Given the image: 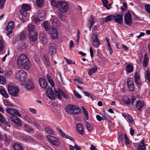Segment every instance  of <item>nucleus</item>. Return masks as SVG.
Returning a JSON list of instances; mask_svg holds the SVG:
<instances>
[{"label": "nucleus", "instance_id": "obj_1", "mask_svg": "<svg viewBox=\"0 0 150 150\" xmlns=\"http://www.w3.org/2000/svg\"><path fill=\"white\" fill-rule=\"evenodd\" d=\"M17 63L18 67L21 69L29 70L30 68V64L26 54H21L18 58Z\"/></svg>", "mask_w": 150, "mask_h": 150}, {"label": "nucleus", "instance_id": "obj_2", "mask_svg": "<svg viewBox=\"0 0 150 150\" xmlns=\"http://www.w3.org/2000/svg\"><path fill=\"white\" fill-rule=\"evenodd\" d=\"M66 110L69 114L74 115L80 114L82 110L76 106L72 104H69L66 107Z\"/></svg>", "mask_w": 150, "mask_h": 150}, {"label": "nucleus", "instance_id": "obj_3", "mask_svg": "<svg viewBox=\"0 0 150 150\" xmlns=\"http://www.w3.org/2000/svg\"><path fill=\"white\" fill-rule=\"evenodd\" d=\"M8 90L9 94L13 96L16 97L18 96L19 92L18 87L12 84H10L8 86Z\"/></svg>", "mask_w": 150, "mask_h": 150}, {"label": "nucleus", "instance_id": "obj_4", "mask_svg": "<svg viewBox=\"0 0 150 150\" xmlns=\"http://www.w3.org/2000/svg\"><path fill=\"white\" fill-rule=\"evenodd\" d=\"M16 78L21 81L25 82L27 77V75L25 71L21 70L18 72L16 74Z\"/></svg>", "mask_w": 150, "mask_h": 150}, {"label": "nucleus", "instance_id": "obj_5", "mask_svg": "<svg viewBox=\"0 0 150 150\" xmlns=\"http://www.w3.org/2000/svg\"><path fill=\"white\" fill-rule=\"evenodd\" d=\"M124 18L125 23L127 25H131L132 23L131 14L129 12H127L125 14Z\"/></svg>", "mask_w": 150, "mask_h": 150}, {"label": "nucleus", "instance_id": "obj_6", "mask_svg": "<svg viewBox=\"0 0 150 150\" xmlns=\"http://www.w3.org/2000/svg\"><path fill=\"white\" fill-rule=\"evenodd\" d=\"M123 14L121 13H117L115 16H114L115 21L120 25H122L123 23Z\"/></svg>", "mask_w": 150, "mask_h": 150}, {"label": "nucleus", "instance_id": "obj_7", "mask_svg": "<svg viewBox=\"0 0 150 150\" xmlns=\"http://www.w3.org/2000/svg\"><path fill=\"white\" fill-rule=\"evenodd\" d=\"M14 26V23L13 21H11L8 23V25L6 28V30L7 31V33L6 34V35L7 36H8L12 33V30Z\"/></svg>", "mask_w": 150, "mask_h": 150}, {"label": "nucleus", "instance_id": "obj_8", "mask_svg": "<svg viewBox=\"0 0 150 150\" xmlns=\"http://www.w3.org/2000/svg\"><path fill=\"white\" fill-rule=\"evenodd\" d=\"M6 112L12 116H16L19 117H21V115L20 113L16 109L13 108H6Z\"/></svg>", "mask_w": 150, "mask_h": 150}, {"label": "nucleus", "instance_id": "obj_9", "mask_svg": "<svg viewBox=\"0 0 150 150\" xmlns=\"http://www.w3.org/2000/svg\"><path fill=\"white\" fill-rule=\"evenodd\" d=\"M61 3L59 7V12H65L67 11L68 9L67 4L66 3L62 1H61Z\"/></svg>", "mask_w": 150, "mask_h": 150}, {"label": "nucleus", "instance_id": "obj_10", "mask_svg": "<svg viewBox=\"0 0 150 150\" xmlns=\"http://www.w3.org/2000/svg\"><path fill=\"white\" fill-rule=\"evenodd\" d=\"M47 94L48 97L51 99H54V93L51 88H49L46 90Z\"/></svg>", "mask_w": 150, "mask_h": 150}, {"label": "nucleus", "instance_id": "obj_11", "mask_svg": "<svg viewBox=\"0 0 150 150\" xmlns=\"http://www.w3.org/2000/svg\"><path fill=\"white\" fill-rule=\"evenodd\" d=\"M127 85L129 90L131 91H133L135 88L132 79L131 78H128L127 80Z\"/></svg>", "mask_w": 150, "mask_h": 150}, {"label": "nucleus", "instance_id": "obj_12", "mask_svg": "<svg viewBox=\"0 0 150 150\" xmlns=\"http://www.w3.org/2000/svg\"><path fill=\"white\" fill-rule=\"evenodd\" d=\"M25 86L26 88L28 90L32 89L34 87L32 80L29 79H28Z\"/></svg>", "mask_w": 150, "mask_h": 150}, {"label": "nucleus", "instance_id": "obj_13", "mask_svg": "<svg viewBox=\"0 0 150 150\" xmlns=\"http://www.w3.org/2000/svg\"><path fill=\"white\" fill-rule=\"evenodd\" d=\"M40 85L44 88L46 89L47 86V83L44 77L40 78L39 79Z\"/></svg>", "mask_w": 150, "mask_h": 150}, {"label": "nucleus", "instance_id": "obj_14", "mask_svg": "<svg viewBox=\"0 0 150 150\" xmlns=\"http://www.w3.org/2000/svg\"><path fill=\"white\" fill-rule=\"evenodd\" d=\"M11 121L15 123L18 126H20L22 125V122L16 116H12L11 117Z\"/></svg>", "mask_w": 150, "mask_h": 150}, {"label": "nucleus", "instance_id": "obj_15", "mask_svg": "<svg viewBox=\"0 0 150 150\" xmlns=\"http://www.w3.org/2000/svg\"><path fill=\"white\" fill-rule=\"evenodd\" d=\"M39 38L40 41L42 42V44H45L47 41V40L44 33L42 32L39 35Z\"/></svg>", "mask_w": 150, "mask_h": 150}, {"label": "nucleus", "instance_id": "obj_16", "mask_svg": "<svg viewBox=\"0 0 150 150\" xmlns=\"http://www.w3.org/2000/svg\"><path fill=\"white\" fill-rule=\"evenodd\" d=\"M51 36L52 39H55L58 37L57 30L54 27H52V28Z\"/></svg>", "mask_w": 150, "mask_h": 150}, {"label": "nucleus", "instance_id": "obj_17", "mask_svg": "<svg viewBox=\"0 0 150 150\" xmlns=\"http://www.w3.org/2000/svg\"><path fill=\"white\" fill-rule=\"evenodd\" d=\"M148 55L147 54H144L143 57L142 65L143 66L145 67H147L149 64V58L148 57Z\"/></svg>", "mask_w": 150, "mask_h": 150}, {"label": "nucleus", "instance_id": "obj_18", "mask_svg": "<svg viewBox=\"0 0 150 150\" xmlns=\"http://www.w3.org/2000/svg\"><path fill=\"white\" fill-rule=\"evenodd\" d=\"M56 51V47L54 44L50 43L49 47V53L51 55L55 53Z\"/></svg>", "mask_w": 150, "mask_h": 150}, {"label": "nucleus", "instance_id": "obj_19", "mask_svg": "<svg viewBox=\"0 0 150 150\" xmlns=\"http://www.w3.org/2000/svg\"><path fill=\"white\" fill-rule=\"evenodd\" d=\"M38 34L36 32H32L29 34L30 40L31 41H35L37 39Z\"/></svg>", "mask_w": 150, "mask_h": 150}, {"label": "nucleus", "instance_id": "obj_20", "mask_svg": "<svg viewBox=\"0 0 150 150\" xmlns=\"http://www.w3.org/2000/svg\"><path fill=\"white\" fill-rule=\"evenodd\" d=\"M144 142V140L141 141L137 147V150H146V148Z\"/></svg>", "mask_w": 150, "mask_h": 150}, {"label": "nucleus", "instance_id": "obj_21", "mask_svg": "<svg viewBox=\"0 0 150 150\" xmlns=\"http://www.w3.org/2000/svg\"><path fill=\"white\" fill-rule=\"evenodd\" d=\"M93 42V45L95 47H97L98 46L100 45V42L97 38V35H94Z\"/></svg>", "mask_w": 150, "mask_h": 150}, {"label": "nucleus", "instance_id": "obj_22", "mask_svg": "<svg viewBox=\"0 0 150 150\" xmlns=\"http://www.w3.org/2000/svg\"><path fill=\"white\" fill-rule=\"evenodd\" d=\"M98 67L96 65H95L91 69H89L88 71V74L91 76L93 74L95 73L97 70Z\"/></svg>", "mask_w": 150, "mask_h": 150}, {"label": "nucleus", "instance_id": "obj_23", "mask_svg": "<svg viewBox=\"0 0 150 150\" xmlns=\"http://www.w3.org/2000/svg\"><path fill=\"white\" fill-rule=\"evenodd\" d=\"M144 105V103L141 101L138 100L136 102V107L138 110H141Z\"/></svg>", "mask_w": 150, "mask_h": 150}, {"label": "nucleus", "instance_id": "obj_24", "mask_svg": "<svg viewBox=\"0 0 150 150\" xmlns=\"http://www.w3.org/2000/svg\"><path fill=\"white\" fill-rule=\"evenodd\" d=\"M0 122L1 123H4L6 125L9 127H10V125L9 122L6 120L4 116L0 113Z\"/></svg>", "mask_w": 150, "mask_h": 150}, {"label": "nucleus", "instance_id": "obj_25", "mask_svg": "<svg viewBox=\"0 0 150 150\" xmlns=\"http://www.w3.org/2000/svg\"><path fill=\"white\" fill-rule=\"evenodd\" d=\"M76 127L78 132L80 134H82L83 132L82 125L81 124H77Z\"/></svg>", "mask_w": 150, "mask_h": 150}, {"label": "nucleus", "instance_id": "obj_26", "mask_svg": "<svg viewBox=\"0 0 150 150\" xmlns=\"http://www.w3.org/2000/svg\"><path fill=\"white\" fill-rule=\"evenodd\" d=\"M135 83L137 85H140L141 83V81L139 79V74L137 72H135L134 75Z\"/></svg>", "mask_w": 150, "mask_h": 150}, {"label": "nucleus", "instance_id": "obj_27", "mask_svg": "<svg viewBox=\"0 0 150 150\" xmlns=\"http://www.w3.org/2000/svg\"><path fill=\"white\" fill-rule=\"evenodd\" d=\"M61 1L52 0V4L54 7L59 8L60 4L61 3Z\"/></svg>", "mask_w": 150, "mask_h": 150}, {"label": "nucleus", "instance_id": "obj_28", "mask_svg": "<svg viewBox=\"0 0 150 150\" xmlns=\"http://www.w3.org/2000/svg\"><path fill=\"white\" fill-rule=\"evenodd\" d=\"M0 93L6 98H7L9 97V96L7 93L6 91L3 89H0Z\"/></svg>", "mask_w": 150, "mask_h": 150}, {"label": "nucleus", "instance_id": "obj_29", "mask_svg": "<svg viewBox=\"0 0 150 150\" xmlns=\"http://www.w3.org/2000/svg\"><path fill=\"white\" fill-rule=\"evenodd\" d=\"M133 67L130 64H127L126 67V70L128 73H130L133 70Z\"/></svg>", "mask_w": 150, "mask_h": 150}, {"label": "nucleus", "instance_id": "obj_30", "mask_svg": "<svg viewBox=\"0 0 150 150\" xmlns=\"http://www.w3.org/2000/svg\"><path fill=\"white\" fill-rule=\"evenodd\" d=\"M52 23L55 28L58 27V26L59 25V20L57 18H55L52 20Z\"/></svg>", "mask_w": 150, "mask_h": 150}, {"label": "nucleus", "instance_id": "obj_31", "mask_svg": "<svg viewBox=\"0 0 150 150\" xmlns=\"http://www.w3.org/2000/svg\"><path fill=\"white\" fill-rule=\"evenodd\" d=\"M13 148L15 150H23L22 146L17 143H15L13 145Z\"/></svg>", "mask_w": 150, "mask_h": 150}, {"label": "nucleus", "instance_id": "obj_32", "mask_svg": "<svg viewBox=\"0 0 150 150\" xmlns=\"http://www.w3.org/2000/svg\"><path fill=\"white\" fill-rule=\"evenodd\" d=\"M23 116L24 119L29 123H31V122L33 121L32 119L33 118L29 117V116L27 115H23Z\"/></svg>", "mask_w": 150, "mask_h": 150}, {"label": "nucleus", "instance_id": "obj_33", "mask_svg": "<svg viewBox=\"0 0 150 150\" xmlns=\"http://www.w3.org/2000/svg\"><path fill=\"white\" fill-rule=\"evenodd\" d=\"M21 9L27 11L30 10V6L26 4H23Z\"/></svg>", "mask_w": 150, "mask_h": 150}, {"label": "nucleus", "instance_id": "obj_34", "mask_svg": "<svg viewBox=\"0 0 150 150\" xmlns=\"http://www.w3.org/2000/svg\"><path fill=\"white\" fill-rule=\"evenodd\" d=\"M34 29V25L31 24H29L28 25V30L29 32V34L32 33V32H34L33 31Z\"/></svg>", "mask_w": 150, "mask_h": 150}, {"label": "nucleus", "instance_id": "obj_35", "mask_svg": "<svg viewBox=\"0 0 150 150\" xmlns=\"http://www.w3.org/2000/svg\"><path fill=\"white\" fill-rule=\"evenodd\" d=\"M44 0H37L36 3L38 6L39 7H42L44 5Z\"/></svg>", "mask_w": 150, "mask_h": 150}, {"label": "nucleus", "instance_id": "obj_36", "mask_svg": "<svg viewBox=\"0 0 150 150\" xmlns=\"http://www.w3.org/2000/svg\"><path fill=\"white\" fill-rule=\"evenodd\" d=\"M115 18L114 15H110L107 16L105 19V21L107 22L113 20Z\"/></svg>", "mask_w": 150, "mask_h": 150}, {"label": "nucleus", "instance_id": "obj_37", "mask_svg": "<svg viewBox=\"0 0 150 150\" xmlns=\"http://www.w3.org/2000/svg\"><path fill=\"white\" fill-rule=\"evenodd\" d=\"M24 129L28 132H30L33 130L32 127H30L28 125L25 124L24 127Z\"/></svg>", "mask_w": 150, "mask_h": 150}, {"label": "nucleus", "instance_id": "obj_38", "mask_svg": "<svg viewBox=\"0 0 150 150\" xmlns=\"http://www.w3.org/2000/svg\"><path fill=\"white\" fill-rule=\"evenodd\" d=\"M46 77L48 81V82L50 83L52 87L54 86V84L52 80L51 79L50 76L48 74L46 75Z\"/></svg>", "mask_w": 150, "mask_h": 150}, {"label": "nucleus", "instance_id": "obj_39", "mask_svg": "<svg viewBox=\"0 0 150 150\" xmlns=\"http://www.w3.org/2000/svg\"><path fill=\"white\" fill-rule=\"evenodd\" d=\"M121 134V133L120 135L119 133V136L118 138V141L119 144H120V143H122L124 141V139L125 138V136H123Z\"/></svg>", "mask_w": 150, "mask_h": 150}, {"label": "nucleus", "instance_id": "obj_40", "mask_svg": "<svg viewBox=\"0 0 150 150\" xmlns=\"http://www.w3.org/2000/svg\"><path fill=\"white\" fill-rule=\"evenodd\" d=\"M45 14L44 12H42L38 15V17L42 20L45 18Z\"/></svg>", "mask_w": 150, "mask_h": 150}, {"label": "nucleus", "instance_id": "obj_41", "mask_svg": "<svg viewBox=\"0 0 150 150\" xmlns=\"http://www.w3.org/2000/svg\"><path fill=\"white\" fill-rule=\"evenodd\" d=\"M43 25L46 30H47L49 29V25L47 21H44L43 23Z\"/></svg>", "mask_w": 150, "mask_h": 150}, {"label": "nucleus", "instance_id": "obj_42", "mask_svg": "<svg viewBox=\"0 0 150 150\" xmlns=\"http://www.w3.org/2000/svg\"><path fill=\"white\" fill-rule=\"evenodd\" d=\"M12 75V73L11 71L9 70L5 72V76L6 77L8 78Z\"/></svg>", "mask_w": 150, "mask_h": 150}, {"label": "nucleus", "instance_id": "obj_43", "mask_svg": "<svg viewBox=\"0 0 150 150\" xmlns=\"http://www.w3.org/2000/svg\"><path fill=\"white\" fill-rule=\"evenodd\" d=\"M26 34L24 33H21L20 34V39L22 40H24L25 39Z\"/></svg>", "mask_w": 150, "mask_h": 150}, {"label": "nucleus", "instance_id": "obj_44", "mask_svg": "<svg viewBox=\"0 0 150 150\" xmlns=\"http://www.w3.org/2000/svg\"><path fill=\"white\" fill-rule=\"evenodd\" d=\"M51 144L53 145L57 146L59 144V142L58 140L55 137V139H54Z\"/></svg>", "mask_w": 150, "mask_h": 150}, {"label": "nucleus", "instance_id": "obj_45", "mask_svg": "<svg viewBox=\"0 0 150 150\" xmlns=\"http://www.w3.org/2000/svg\"><path fill=\"white\" fill-rule=\"evenodd\" d=\"M145 77L150 82V72L149 70H147L145 73Z\"/></svg>", "mask_w": 150, "mask_h": 150}, {"label": "nucleus", "instance_id": "obj_46", "mask_svg": "<svg viewBox=\"0 0 150 150\" xmlns=\"http://www.w3.org/2000/svg\"><path fill=\"white\" fill-rule=\"evenodd\" d=\"M47 138L48 141L50 143H51L54 141V139H55V137L52 136H47Z\"/></svg>", "mask_w": 150, "mask_h": 150}, {"label": "nucleus", "instance_id": "obj_47", "mask_svg": "<svg viewBox=\"0 0 150 150\" xmlns=\"http://www.w3.org/2000/svg\"><path fill=\"white\" fill-rule=\"evenodd\" d=\"M58 91L60 92V94L61 95L65 98H66L67 97V94L65 93L60 88H58Z\"/></svg>", "mask_w": 150, "mask_h": 150}, {"label": "nucleus", "instance_id": "obj_48", "mask_svg": "<svg viewBox=\"0 0 150 150\" xmlns=\"http://www.w3.org/2000/svg\"><path fill=\"white\" fill-rule=\"evenodd\" d=\"M32 120L33 121H32L31 122V123H30L32 125L37 127L38 126V122L34 118Z\"/></svg>", "mask_w": 150, "mask_h": 150}, {"label": "nucleus", "instance_id": "obj_49", "mask_svg": "<svg viewBox=\"0 0 150 150\" xmlns=\"http://www.w3.org/2000/svg\"><path fill=\"white\" fill-rule=\"evenodd\" d=\"M62 137H64L66 138L69 139H70L71 140L74 141V139L73 137H70L69 135H67V134L65 133V135H64Z\"/></svg>", "mask_w": 150, "mask_h": 150}, {"label": "nucleus", "instance_id": "obj_50", "mask_svg": "<svg viewBox=\"0 0 150 150\" xmlns=\"http://www.w3.org/2000/svg\"><path fill=\"white\" fill-rule=\"evenodd\" d=\"M145 8L146 11L150 15V5L149 4H146L145 6Z\"/></svg>", "mask_w": 150, "mask_h": 150}, {"label": "nucleus", "instance_id": "obj_51", "mask_svg": "<svg viewBox=\"0 0 150 150\" xmlns=\"http://www.w3.org/2000/svg\"><path fill=\"white\" fill-rule=\"evenodd\" d=\"M83 112L86 119L87 120L88 118V111L85 108L83 109Z\"/></svg>", "mask_w": 150, "mask_h": 150}, {"label": "nucleus", "instance_id": "obj_52", "mask_svg": "<svg viewBox=\"0 0 150 150\" xmlns=\"http://www.w3.org/2000/svg\"><path fill=\"white\" fill-rule=\"evenodd\" d=\"M6 0H0V8L2 9L4 6Z\"/></svg>", "mask_w": 150, "mask_h": 150}, {"label": "nucleus", "instance_id": "obj_53", "mask_svg": "<svg viewBox=\"0 0 150 150\" xmlns=\"http://www.w3.org/2000/svg\"><path fill=\"white\" fill-rule=\"evenodd\" d=\"M125 143L127 145H129L130 143V140L127 137L126 134H125Z\"/></svg>", "mask_w": 150, "mask_h": 150}, {"label": "nucleus", "instance_id": "obj_54", "mask_svg": "<svg viewBox=\"0 0 150 150\" xmlns=\"http://www.w3.org/2000/svg\"><path fill=\"white\" fill-rule=\"evenodd\" d=\"M5 138V142L7 143H8V142L11 140L10 137L8 136H7L6 134L4 135Z\"/></svg>", "mask_w": 150, "mask_h": 150}, {"label": "nucleus", "instance_id": "obj_55", "mask_svg": "<svg viewBox=\"0 0 150 150\" xmlns=\"http://www.w3.org/2000/svg\"><path fill=\"white\" fill-rule=\"evenodd\" d=\"M86 127L88 130L90 132L91 130V127L90 124L87 122H86Z\"/></svg>", "mask_w": 150, "mask_h": 150}, {"label": "nucleus", "instance_id": "obj_56", "mask_svg": "<svg viewBox=\"0 0 150 150\" xmlns=\"http://www.w3.org/2000/svg\"><path fill=\"white\" fill-rule=\"evenodd\" d=\"M63 12L60 13V12H59L58 15H59V18L62 21H64L65 19V18L63 14Z\"/></svg>", "mask_w": 150, "mask_h": 150}, {"label": "nucleus", "instance_id": "obj_57", "mask_svg": "<svg viewBox=\"0 0 150 150\" xmlns=\"http://www.w3.org/2000/svg\"><path fill=\"white\" fill-rule=\"evenodd\" d=\"M5 82V78L2 76H0V83L3 84Z\"/></svg>", "mask_w": 150, "mask_h": 150}, {"label": "nucleus", "instance_id": "obj_58", "mask_svg": "<svg viewBox=\"0 0 150 150\" xmlns=\"http://www.w3.org/2000/svg\"><path fill=\"white\" fill-rule=\"evenodd\" d=\"M127 117L129 121L131 123H132L133 122V119L132 118L131 116L130 115H128Z\"/></svg>", "mask_w": 150, "mask_h": 150}, {"label": "nucleus", "instance_id": "obj_59", "mask_svg": "<svg viewBox=\"0 0 150 150\" xmlns=\"http://www.w3.org/2000/svg\"><path fill=\"white\" fill-rule=\"evenodd\" d=\"M45 130L46 132L49 134H51L53 132L50 127H46L45 129Z\"/></svg>", "mask_w": 150, "mask_h": 150}, {"label": "nucleus", "instance_id": "obj_60", "mask_svg": "<svg viewBox=\"0 0 150 150\" xmlns=\"http://www.w3.org/2000/svg\"><path fill=\"white\" fill-rule=\"evenodd\" d=\"M4 45V44L2 41L0 40V52L3 50Z\"/></svg>", "mask_w": 150, "mask_h": 150}, {"label": "nucleus", "instance_id": "obj_61", "mask_svg": "<svg viewBox=\"0 0 150 150\" xmlns=\"http://www.w3.org/2000/svg\"><path fill=\"white\" fill-rule=\"evenodd\" d=\"M73 92L75 96L77 98H81V95H80L77 91L74 90Z\"/></svg>", "mask_w": 150, "mask_h": 150}, {"label": "nucleus", "instance_id": "obj_62", "mask_svg": "<svg viewBox=\"0 0 150 150\" xmlns=\"http://www.w3.org/2000/svg\"><path fill=\"white\" fill-rule=\"evenodd\" d=\"M26 11L23 10V9H21L20 12L21 15L24 16L25 17L27 16V12Z\"/></svg>", "mask_w": 150, "mask_h": 150}, {"label": "nucleus", "instance_id": "obj_63", "mask_svg": "<svg viewBox=\"0 0 150 150\" xmlns=\"http://www.w3.org/2000/svg\"><path fill=\"white\" fill-rule=\"evenodd\" d=\"M83 93L86 96H87L90 98H91V97H92V95H91L90 93L88 92L85 91H83Z\"/></svg>", "mask_w": 150, "mask_h": 150}, {"label": "nucleus", "instance_id": "obj_64", "mask_svg": "<svg viewBox=\"0 0 150 150\" xmlns=\"http://www.w3.org/2000/svg\"><path fill=\"white\" fill-rule=\"evenodd\" d=\"M89 25H90L92 26L94 25V19L92 17L91 18V20L89 21Z\"/></svg>", "mask_w": 150, "mask_h": 150}]
</instances>
